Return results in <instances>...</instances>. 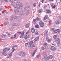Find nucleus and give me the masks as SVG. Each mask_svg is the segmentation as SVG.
<instances>
[{"mask_svg":"<svg viewBox=\"0 0 61 61\" xmlns=\"http://www.w3.org/2000/svg\"><path fill=\"white\" fill-rule=\"evenodd\" d=\"M39 23L41 27H43L44 26V23L42 21H40L39 22Z\"/></svg>","mask_w":61,"mask_h":61,"instance_id":"1","label":"nucleus"},{"mask_svg":"<svg viewBox=\"0 0 61 61\" xmlns=\"http://www.w3.org/2000/svg\"><path fill=\"white\" fill-rule=\"evenodd\" d=\"M56 25H59L61 23V21L60 20H57L55 22Z\"/></svg>","mask_w":61,"mask_h":61,"instance_id":"2","label":"nucleus"},{"mask_svg":"<svg viewBox=\"0 0 61 61\" xmlns=\"http://www.w3.org/2000/svg\"><path fill=\"white\" fill-rule=\"evenodd\" d=\"M51 50L52 51H55L56 50V48L53 46H51Z\"/></svg>","mask_w":61,"mask_h":61,"instance_id":"3","label":"nucleus"},{"mask_svg":"<svg viewBox=\"0 0 61 61\" xmlns=\"http://www.w3.org/2000/svg\"><path fill=\"white\" fill-rule=\"evenodd\" d=\"M44 60H48V57H47V56L46 55H45L44 57Z\"/></svg>","mask_w":61,"mask_h":61,"instance_id":"4","label":"nucleus"},{"mask_svg":"<svg viewBox=\"0 0 61 61\" xmlns=\"http://www.w3.org/2000/svg\"><path fill=\"white\" fill-rule=\"evenodd\" d=\"M33 41H30L29 43V45H30V47H31V46L33 44Z\"/></svg>","mask_w":61,"mask_h":61,"instance_id":"5","label":"nucleus"},{"mask_svg":"<svg viewBox=\"0 0 61 61\" xmlns=\"http://www.w3.org/2000/svg\"><path fill=\"white\" fill-rule=\"evenodd\" d=\"M6 50H7V48H5L4 49L3 51V54H5Z\"/></svg>","mask_w":61,"mask_h":61,"instance_id":"6","label":"nucleus"},{"mask_svg":"<svg viewBox=\"0 0 61 61\" xmlns=\"http://www.w3.org/2000/svg\"><path fill=\"white\" fill-rule=\"evenodd\" d=\"M46 13H48V14H50L51 13V10H46Z\"/></svg>","mask_w":61,"mask_h":61,"instance_id":"7","label":"nucleus"},{"mask_svg":"<svg viewBox=\"0 0 61 61\" xmlns=\"http://www.w3.org/2000/svg\"><path fill=\"white\" fill-rule=\"evenodd\" d=\"M30 36V35H29V34L26 35L25 36L24 38L25 39H27V38H29Z\"/></svg>","mask_w":61,"mask_h":61,"instance_id":"8","label":"nucleus"},{"mask_svg":"<svg viewBox=\"0 0 61 61\" xmlns=\"http://www.w3.org/2000/svg\"><path fill=\"white\" fill-rule=\"evenodd\" d=\"M53 58V56L52 55H50L48 57L47 59L49 60L50 59H52Z\"/></svg>","mask_w":61,"mask_h":61,"instance_id":"9","label":"nucleus"},{"mask_svg":"<svg viewBox=\"0 0 61 61\" xmlns=\"http://www.w3.org/2000/svg\"><path fill=\"white\" fill-rule=\"evenodd\" d=\"M31 32H32V33H34L35 32V30L33 28H31Z\"/></svg>","mask_w":61,"mask_h":61,"instance_id":"10","label":"nucleus"},{"mask_svg":"<svg viewBox=\"0 0 61 61\" xmlns=\"http://www.w3.org/2000/svg\"><path fill=\"white\" fill-rule=\"evenodd\" d=\"M56 42H57V43H60V40L58 39V38H57V39H56L55 41Z\"/></svg>","mask_w":61,"mask_h":61,"instance_id":"11","label":"nucleus"},{"mask_svg":"<svg viewBox=\"0 0 61 61\" xmlns=\"http://www.w3.org/2000/svg\"><path fill=\"white\" fill-rule=\"evenodd\" d=\"M23 6V4L22 3H21L20 4V5L19 7V8L20 9H21V7Z\"/></svg>","mask_w":61,"mask_h":61,"instance_id":"12","label":"nucleus"},{"mask_svg":"<svg viewBox=\"0 0 61 61\" xmlns=\"http://www.w3.org/2000/svg\"><path fill=\"white\" fill-rule=\"evenodd\" d=\"M12 52H11L9 54V56L7 57V58H9V57H11V56H12Z\"/></svg>","mask_w":61,"mask_h":61,"instance_id":"13","label":"nucleus"},{"mask_svg":"<svg viewBox=\"0 0 61 61\" xmlns=\"http://www.w3.org/2000/svg\"><path fill=\"white\" fill-rule=\"evenodd\" d=\"M23 51H20L19 52V54L20 55V56H22V54H23Z\"/></svg>","mask_w":61,"mask_h":61,"instance_id":"14","label":"nucleus"},{"mask_svg":"<svg viewBox=\"0 0 61 61\" xmlns=\"http://www.w3.org/2000/svg\"><path fill=\"white\" fill-rule=\"evenodd\" d=\"M26 55V53L25 52H23L22 51V56H24L25 55Z\"/></svg>","mask_w":61,"mask_h":61,"instance_id":"15","label":"nucleus"},{"mask_svg":"<svg viewBox=\"0 0 61 61\" xmlns=\"http://www.w3.org/2000/svg\"><path fill=\"white\" fill-rule=\"evenodd\" d=\"M39 39V37H37L34 39V40L36 41H37L38 39Z\"/></svg>","mask_w":61,"mask_h":61,"instance_id":"16","label":"nucleus"},{"mask_svg":"<svg viewBox=\"0 0 61 61\" xmlns=\"http://www.w3.org/2000/svg\"><path fill=\"white\" fill-rule=\"evenodd\" d=\"M42 9H40L39 10H38V13H41V12H42Z\"/></svg>","mask_w":61,"mask_h":61,"instance_id":"17","label":"nucleus"},{"mask_svg":"<svg viewBox=\"0 0 61 61\" xmlns=\"http://www.w3.org/2000/svg\"><path fill=\"white\" fill-rule=\"evenodd\" d=\"M35 27L36 28H39V27L38 25H36L35 26Z\"/></svg>","mask_w":61,"mask_h":61,"instance_id":"18","label":"nucleus"},{"mask_svg":"<svg viewBox=\"0 0 61 61\" xmlns=\"http://www.w3.org/2000/svg\"><path fill=\"white\" fill-rule=\"evenodd\" d=\"M14 12L15 13H18V12H19V10H14Z\"/></svg>","mask_w":61,"mask_h":61,"instance_id":"19","label":"nucleus"},{"mask_svg":"<svg viewBox=\"0 0 61 61\" xmlns=\"http://www.w3.org/2000/svg\"><path fill=\"white\" fill-rule=\"evenodd\" d=\"M57 33H59L60 31H61V30H60L59 29H57Z\"/></svg>","mask_w":61,"mask_h":61,"instance_id":"20","label":"nucleus"},{"mask_svg":"<svg viewBox=\"0 0 61 61\" xmlns=\"http://www.w3.org/2000/svg\"><path fill=\"white\" fill-rule=\"evenodd\" d=\"M20 17L19 16H15L14 18L15 19H17V18H19Z\"/></svg>","mask_w":61,"mask_h":61,"instance_id":"21","label":"nucleus"},{"mask_svg":"<svg viewBox=\"0 0 61 61\" xmlns=\"http://www.w3.org/2000/svg\"><path fill=\"white\" fill-rule=\"evenodd\" d=\"M56 31H57V30H55L53 32H54V33H55V34L57 33V32H56Z\"/></svg>","mask_w":61,"mask_h":61,"instance_id":"22","label":"nucleus"},{"mask_svg":"<svg viewBox=\"0 0 61 61\" xmlns=\"http://www.w3.org/2000/svg\"><path fill=\"white\" fill-rule=\"evenodd\" d=\"M16 5H17V7H16V8H17V7H18V6H19V4H18V3H17V2H16Z\"/></svg>","mask_w":61,"mask_h":61,"instance_id":"23","label":"nucleus"},{"mask_svg":"<svg viewBox=\"0 0 61 61\" xmlns=\"http://www.w3.org/2000/svg\"><path fill=\"white\" fill-rule=\"evenodd\" d=\"M29 24H27L25 25V26L27 28V27H29Z\"/></svg>","mask_w":61,"mask_h":61,"instance_id":"24","label":"nucleus"},{"mask_svg":"<svg viewBox=\"0 0 61 61\" xmlns=\"http://www.w3.org/2000/svg\"><path fill=\"white\" fill-rule=\"evenodd\" d=\"M20 37L21 38H23L24 37V35H21L20 36Z\"/></svg>","mask_w":61,"mask_h":61,"instance_id":"25","label":"nucleus"},{"mask_svg":"<svg viewBox=\"0 0 61 61\" xmlns=\"http://www.w3.org/2000/svg\"><path fill=\"white\" fill-rule=\"evenodd\" d=\"M38 32L37 31L36 32L35 34L36 35H38Z\"/></svg>","mask_w":61,"mask_h":61,"instance_id":"26","label":"nucleus"},{"mask_svg":"<svg viewBox=\"0 0 61 61\" xmlns=\"http://www.w3.org/2000/svg\"><path fill=\"white\" fill-rule=\"evenodd\" d=\"M1 37H4L5 36V35L2 34L1 35Z\"/></svg>","mask_w":61,"mask_h":61,"instance_id":"27","label":"nucleus"},{"mask_svg":"<svg viewBox=\"0 0 61 61\" xmlns=\"http://www.w3.org/2000/svg\"><path fill=\"white\" fill-rule=\"evenodd\" d=\"M24 34H25V32H24V31H23L21 33V35H24Z\"/></svg>","mask_w":61,"mask_h":61,"instance_id":"28","label":"nucleus"},{"mask_svg":"<svg viewBox=\"0 0 61 61\" xmlns=\"http://www.w3.org/2000/svg\"><path fill=\"white\" fill-rule=\"evenodd\" d=\"M47 33H48V31L47 30L46 31H45V35H46V34H47Z\"/></svg>","mask_w":61,"mask_h":61,"instance_id":"29","label":"nucleus"},{"mask_svg":"<svg viewBox=\"0 0 61 61\" xmlns=\"http://www.w3.org/2000/svg\"><path fill=\"white\" fill-rule=\"evenodd\" d=\"M44 45L45 46H47V44L46 43H44Z\"/></svg>","mask_w":61,"mask_h":61,"instance_id":"30","label":"nucleus"},{"mask_svg":"<svg viewBox=\"0 0 61 61\" xmlns=\"http://www.w3.org/2000/svg\"><path fill=\"white\" fill-rule=\"evenodd\" d=\"M35 53H36V52H35V51H34V52H33L32 55V56H34L35 54Z\"/></svg>","mask_w":61,"mask_h":61,"instance_id":"31","label":"nucleus"},{"mask_svg":"<svg viewBox=\"0 0 61 61\" xmlns=\"http://www.w3.org/2000/svg\"><path fill=\"white\" fill-rule=\"evenodd\" d=\"M13 19H14V16H12L11 17L10 19L11 20H13Z\"/></svg>","mask_w":61,"mask_h":61,"instance_id":"32","label":"nucleus"},{"mask_svg":"<svg viewBox=\"0 0 61 61\" xmlns=\"http://www.w3.org/2000/svg\"><path fill=\"white\" fill-rule=\"evenodd\" d=\"M47 41L48 42H50L51 41V40H50V39H49L48 40H47Z\"/></svg>","mask_w":61,"mask_h":61,"instance_id":"33","label":"nucleus"},{"mask_svg":"<svg viewBox=\"0 0 61 61\" xmlns=\"http://www.w3.org/2000/svg\"><path fill=\"white\" fill-rule=\"evenodd\" d=\"M47 19V17L46 16H45L44 17V20H46Z\"/></svg>","mask_w":61,"mask_h":61,"instance_id":"34","label":"nucleus"},{"mask_svg":"<svg viewBox=\"0 0 61 61\" xmlns=\"http://www.w3.org/2000/svg\"><path fill=\"white\" fill-rule=\"evenodd\" d=\"M53 38L54 39H56V35H54V36H53Z\"/></svg>","mask_w":61,"mask_h":61,"instance_id":"35","label":"nucleus"},{"mask_svg":"<svg viewBox=\"0 0 61 61\" xmlns=\"http://www.w3.org/2000/svg\"><path fill=\"white\" fill-rule=\"evenodd\" d=\"M49 38V37H48V36H47L46 37V40H48V38Z\"/></svg>","mask_w":61,"mask_h":61,"instance_id":"36","label":"nucleus"},{"mask_svg":"<svg viewBox=\"0 0 61 61\" xmlns=\"http://www.w3.org/2000/svg\"><path fill=\"white\" fill-rule=\"evenodd\" d=\"M36 20H37V21H38V20H39V18H38V17H37L36 19Z\"/></svg>","mask_w":61,"mask_h":61,"instance_id":"37","label":"nucleus"},{"mask_svg":"<svg viewBox=\"0 0 61 61\" xmlns=\"http://www.w3.org/2000/svg\"><path fill=\"white\" fill-rule=\"evenodd\" d=\"M28 43H26L25 44V46H27V45H28Z\"/></svg>","mask_w":61,"mask_h":61,"instance_id":"38","label":"nucleus"},{"mask_svg":"<svg viewBox=\"0 0 61 61\" xmlns=\"http://www.w3.org/2000/svg\"><path fill=\"white\" fill-rule=\"evenodd\" d=\"M52 8L53 9H54L55 8H56V5H54L52 7Z\"/></svg>","mask_w":61,"mask_h":61,"instance_id":"39","label":"nucleus"},{"mask_svg":"<svg viewBox=\"0 0 61 61\" xmlns=\"http://www.w3.org/2000/svg\"><path fill=\"white\" fill-rule=\"evenodd\" d=\"M14 37L13 36H12L10 38L11 39H12H12H14Z\"/></svg>","mask_w":61,"mask_h":61,"instance_id":"40","label":"nucleus"},{"mask_svg":"<svg viewBox=\"0 0 61 61\" xmlns=\"http://www.w3.org/2000/svg\"><path fill=\"white\" fill-rule=\"evenodd\" d=\"M51 7H53V6H54V3H52L51 4Z\"/></svg>","mask_w":61,"mask_h":61,"instance_id":"41","label":"nucleus"},{"mask_svg":"<svg viewBox=\"0 0 61 61\" xmlns=\"http://www.w3.org/2000/svg\"><path fill=\"white\" fill-rule=\"evenodd\" d=\"M41 49L42 50H45V48H44V47H41Z\"/></svg>","mask_w":61,"mask_h":61,"instance_id":"42","label":"nucleus"},{"mask_svg":"<svg viewBox=\"0 0 61 61\" xmlns=\"http://www.w3.org/2000/svg\"><path fill=\"white\" fill-rule=\"evenodd\" d=\"M35 45H33L32 46H31V47H35Z\"/></svg>","mask_w":61,"mask_h":61,"instance_id":"43","label":"nucleus"},{"mask_svg":"<svg viewBox=\"0 0 61 61\" xmlns=\"http://www.w3.org/2000/svg\"><path fill=\"white\" fill-rule=\"evenodd\" d=\"M36 3H35L33 5V6L34 7H36Z\"/></svg>","mask_w":61,"mask_h":61,"instance_id":"44","label":"nucleus"},{"mask_svg":"<svg viewBox=\"0 0 61 61\" xmlns=\"http://www.w3.org/2000/svg\"><path fill=\"white\" fill-rule=\"evenodd\" d=\"M57 45L58 46H61L60 44V42H59L58 43Z\"/></svg>","mask_w":61,"mask_h":61,"instance_id":"45","label":"nucleus"},{"mask_svg":"<svg viewBox=\"0 0 61 61\" xmlns=\"http://www.w3.org/2000/svg\"><path fill=\"white\" fill-rule=\"evenodd\" d=\"M17 33H18V34H21V32H19V31H18L17 32Z\"/></svg>","mask_w":61,"mask_h":61,"instance_id":"46","label":"nucleus"},{"mask_svg":"<svg viewBox=\"0 0 61 61\" xmlns=\"http://www.w3.org/2000/svg\"><path fill=\"white\" fill-rule=\"evenodd\" d=\"M10 50V48H8L7 49L8 51H9Z\"/></svg>","mask_w":61,"mask_h":61,"instance_id":"47","label":"nucleus"},{"mask_svg":"<svg viewBox=\"0 0 61 61\" xmlns=\"http://www.w3.org/2000/svg\"><path fill=\"white\" fill-rule=\"evenodd\" d=\"M14 36L15 38H16V34H15L14 35Z\"/></svg>","mask_w":61,"mask_h":61,"instance_id":"48","label":"nucleus"},{"mask_svg":"<svg viewBox=\"0 0 61 61\" xmlns=\"http://www.w3.org/2000/svg\"><path fill=\"white\" fill-rule=\"evenodd\" d=\"M51 30H52V31H54V28H51Z\"/></svg>","mask_w":61,"mask_h":61,"instance_id":"49","label":"nucleus"},{"mask_svg":"<svg viewBox=\"0 0 61 61\" xmlns=\"http://www.w3.org/2000/svg\"><path fill=\"white\" fill-rule=\"evenodd\" d=\"M36 19H34L33 20V21H34V22H36Z\"/></svg>","mask_w":61,"mask_h":61,"instance_id":"50","label":"nucleus"},{"mask_svg":"<svg viewBox=\"0 0 61 61\" xmlns=\"http://www.w3.org/2000/svg\"><path fill=\"white\" fill-rule=\"evenodd\" d=\"M51 24V21H49V24Z\"/></svg>","mask_w":61,"mask_h":61,"instance_id":"51","label":"nucleus"},{"mask_svg":"<svg viewBox=\"0 0 61 61\" xmlns=\"http://www.w3.org/2000/svg\"><path fill=\"white\" fill-rule=\"evenodd\" d=\"M39 56H40V55H39L37 56V58H38V57H39Z\"/></svg>","mask_w":61,"mask_h":61,"instance_id":"52","label":"nucleus"},{"mask_svg":"<svg viewBox=\"0 0 61 61\" xmlns=\"http://www.w3.org/2000/svg\"><path fill=\"white\" fill-rule=\"evenodd\" d=\"M29 31H28L27 32H26V34H29Z\"/></svg>","mask_w":61,"mask_h":61,"instance_id":"53","label":"nucleus"},{"mask_svg":"<svg viewBox=\"0 0 61 61\" xmlns=\"http://www.w3.org/2000/svg\"><path fill=\"white\" fill-rule=\"evenodd\" d=\"M7 25V23H4V25Z\"/></svg>","mask_w":61,"mask_h":61,"instance_id":"54","label":"nucleus"},{"mask_svg":"<svg viewBox=\"0 0 61 61\" xmlns=\"http://www.w3.org/2000/svg\"><path fill=\"white\" fill-rule=\"evenodd\" d=\"M5 2H7V0H4Z\"/></svg>","mask_w":61,"mask_h":61,"instance_id":"55","label":"nucleus"},{"mask_svg":"<svg viewBox=\"0 0 61 61\" xmlns=\"http://www.w3.org/2000/svg\"><path fill=\"white\" fill-rule=\"evenodd\" d=\"M14 46V47H17V45H15V46Z\"/></svg>","mask_w":61,"mask_h":61,"instance_id":"56","label":"nucleus"},{"mask_svg":"<svg viewBox=\"0 0 61 61\" xmlns=\"http://www.w3.org/2000/svg\"><path fill=\"white\" fill-rule=\"evenodd\" d=\"M50 1H53L54 0H49Z\"/></svg>","mask_w":61,"mask_h":61,"instance_id":"57","label":"nucleus"},{"mask_svg":"<svg viewBox=\"0 0 61 61\" xmlns=\"http://www.w3.org/2000/svg\"><path fill=\"white\" fill-rule=\"evenodd\" d=\"M44 0H43L41 1V2L42 3H43V1H44Z\"/></svg>","mask_w":61,"mask_h":61,"instance_id":"58","label":"nucleus"},{"mask_svg":"<svg viewBox=\"0 0 61 61\" xmlns=\"http://www.w3.org/2000/svg\"><path fill=\"white\" fill-rule=\"evenodd\" d=\"M15 49H14L13 51H12V52H14V51H15Z\"/></svg>","mask_w":61,"mask_h":61,"instance_id":"59","label":"nucleus"},{"mask_svg":"<svg viewBox=\"0 0 61 61\" xmlns=\"http://www.w3.org/2000/svg\"><path fill=\"white\" fill-rule=\"evenodd\" d=\"M8 36H10V35H9V34H8Z\"/></svg>","mask_w":61,"mask_h":61,"instance_id":"60","label":"nucleus"},{"mask_svg":"<svg viewBox=\"0 0 61 61\" xmlns=\"http://www.w3.org/2000/svg\"><path fill=\"white\" fill-rule=\"evenodd\" d=\"M24 61H27V60H24Z\"/></svg>","mask_w":61,"mask_h":61,"instance_id":"61","label":"nucleus"},{"mask_svg":"<svg viewBox=\"0 0 61 61\" xmlns=\"http://www.w3.org/2000/svg\"><path fill=\"white\" fill-rule=\"evenodd\" d=\"M14 48H15L14 47H13L12 49H14Z\"/></svg>","mask_w":61,"mask_h":61,"instance_id":"62","label":"nucleus"},{"mask_svg":"<svg viewBox=\"0 0 61 61\" xmlns=\"http://www.w3.org/2000/svg\"><path fill=\"white\" fill-rule=\"evenodd\" d=\"M52 45H53V46H54L55 45V44H52Z\"/></svg>","mask_w":61,"mask_h":61,"instance_id":"63","label":"nucleus"},{"mask_svg":"<svg viewBox=\"0 0 61 61\" xmlns=\"http://www.w3.org/2000/svg\"><path fill=\"white\" fill-rule=\"evenodd\" d=\"M60 2H61V0H60Z\"/></svg>","mask_w":61,"mask_h":61,"instance_id":"64","label":"nucleus"}]
</instances>
